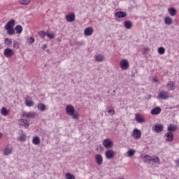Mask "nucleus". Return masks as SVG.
<instances>
[{
    "mask_svg": "<svg viewBox=\"0 0 179 179\" xmlns=\"http://www.w3.org/2000/svg\"><path fill=\"white\" fill-rule=\"evenodd\" d=\"M67 115L72 117L73 120H79V113L76 111L72 105H67L65 108Z\"/></svg>",
    "mask_w": 179,
    "mask_h": 179,
    "instance_id": "nucleus-1",
    "label": "nucleus"
},
{
    "mask_svg": "<svg viewBox=\"0 0 179 179\" xmlns=\"http://www.w3.org/2000/svg\"><path fill=\"white\" fill-rule=\"evenodd\" d=\"M15 27V20H10L7 24L5 25L4 29L7 31V34L8 36H13L15 34V29H13Z\"/></svg>",
    "mask_w": 179,
    "mask_h": 179,
    "instance_id": "nucleus-2",
    "label": "nucleus"
},
{
    "mask_svg": "<svg viewBox=\"0 0 179 179\" xmlns=\"http://www.w3.org/2000/svg\"><path fill=\"white\" fill-rule=\"evenodd\" d=\"M144 162H145V163H150L151 162H152L153 163H155V164H160V158H159V157H156V156H150V155H145L144 156Z\"/></svg>",
    "mask_w": 179,
    "mask_h": 179,
    "instance_id": "nucleus-3",
    "label": "nucleus"
},
{
    "mask_svg": "<svg viewBox=\"0 0 179 179\" xmlns=\"http://www.w3.org/2000/svg\"><path fill=\"white\" fill-rule=\"evenodd\" d=\"M120 66L121 69L125 71L129 68V62L127 59H123L120 62Z\"/></svg>",
    "mask_w": 179,
    "mask_h": 179,
    "instance_id": "nucleus-4",
    "label": "nucleus"
},
{
    "mask_svg": "<svg viewBox=\"0 0 179 179\" xmlns=\"http://www.w3.org/2000/svg\"><path fill=\"white\" fill-rule=\"evenodd\" d=\"M103 145L106 149H111L114 146V143L110 138H106L103 140Z\"/></svg>",
    "mask_w": 179,
    "mask_h": 179,
    "instance_id": "nucleus-5",
    "label": "nucleus"
},
{
    "mask_svg": "<svg viewBox=\"0 0 179 179\" xmlns=\"http://www.w3.org/2000/svg\"><path fill=\"white\" fill-rule=\"evenodd\" d=\"M132 136L136 141L139 140L142 137V131L139 129H134L132 132Z\"/></svg>",
    "mask_w": 179,
    "mask_h": 179,
    "instance_id": "nucleus-6",
    "label": "nucleus"
},
{
    "mask_svg": "<svg viewBox=\"0 0 179 179\" xmlns=\"http://www.w3.org/2000/svg\"><path fill=\"white\" fill-rule=\"evenodd\" d=\"M19 125L21 128H29L30 127V122L25 119H20L19 120Z\"/></svg>",
    "mask_w": 179,
    "mask_h": 179,
    "instance_id": "nucleus-7",
    "label": "nucleus"
},
{
    "mask_svg": "<svg viewBox=\"0 0 179 179\" xmlns=\"http://www.w3.org/2000/svg\"><path fill=\"white\" fill-rule=\"evenodd\" d=\"M115 156V152L113 150H108L105 152V157L108 160H111V159H114Z\"/></svg>",
    "mask_w": 179,
    "mask_h": 179,
    "instance_id": "nucleus-8",
    "label": "nucleus"
},
{
    "mask_svg": "<svg viewBox=\"0 0 179 179\" xmlns=\"http://www.w3.org/2000/svg\"><path fill=\"white\" fill-rule=\"evenodd\" d=\"M22 117H24L25 118H34L36 115H37V113L30 111V112H23L22 114Z\"/></svg>",
    "mask_w": 179,
    "mask_h": 179,
    "instance_id": "nucleus-9",
    "label": "nucleus"
},
{
    "mask_svg": "<svg viewBox=\"0 0 179 179\" xmlns=\"http://www.w3.org/2000/svg\"><path fill=\"white\" fill-rule=\"evenodd\" d=\"M164 129V126L162 124H157L152 127V131L159 134Z\"/></svg>",
    "mask_w": 179,
    "mask_h": 179,
    "instance_id": "nucleus-10",
    "label": "nucleus"
},
{
    "mask_svg": "<svg viewBox=\"0 0 179 179\" xmlns=\"http://www.w3.org/2000/svg\"><path fill=\"white\" fill-rule=\"evenodd\" d=\"M135 120L138 124H143L145 122V117L141 113H136L135 115Z\"/></svg>",
    "mask_w": 179,
    "mask_h": 179,
    "instance_id": "nucleus-11",
    "label": "nucleus"
},
{
    "mask_svg": "<svg viewBox=\"0 0 179 179\" xmlns=\"http://www.w3.org/2000/svg\"><path fill=\"white\" fill-rule=\"evenodd\" d=\"M14 54H15V52H13V50L9 48H6L3 51V55L6 57V58L12 57Z\"/></svg>",
    "mask_w": 179,
    "mask_h": 179,
    "instance_id": "nucleus-12",
    "label": "nucleus"
},
{
    "mask_svg": "<svg viewBox=\"0 0 179 179\" xmlns=\"http://www.w3.org/2000/svg\"><path fill=\"white\" fill-rule=\"evenodd\" d=\"M76 15L73 13H70L66 16V22H69V23H72V22H75Z\"/></svg>",
    "mask_w": 179,
    "mask_h": 179,
    "instance_id": "nucleus-13",
    "label": "nucleus"
},
{
    "mask_svg": "<svg viewBox=\"0 0 179 179\" xmlns=\"http://www.w3.org/2000/svg\"><path fill=\"white\" fill-rule=\"evenodd\" d=\"M165 137L166 142H173V141H174V134H173L171 131H168L165 134Z\"/></svg>",
    "mask_w": 179,
    "mask_h": 179,
    "instance_id": "nucleus-14",
    "label": "nucleus"
},
{
    "mask_svg": "<svg viewBox=\"0 0 179 179\" xmlns=\"http://www.w3.org/2000/svg\"><path fill=\"white\" fill-rule=\"evenodd\" d=\"M95 162L99 166L103 164V156L100 154L95 155Z\"/></svg>",
    "mask_w": 179,
    "mask_h": 179,
    "instance_id": "nucleus-15",
    "label": "nucleus"
},
{
    "mask_svg": "<svg viewBox=\"0 0 179 179\" xmlns=\"http://www.w3.org/2000/svg\"><path fill=\"white\" fill-rule=\"evenodd\" d=\"M159 98L162 99V100H166L169 99V92L166 91H161L159 93Z\"/></svg>",
    "mask_w": 179,
    "mask_h": 179,
    "instance_id": "nucleus-16",
    "label": "nucleus"
},
{
    "mask_svg": "<svg viewBox=\"0 0 179 179\" xmlns=\"http://www.w3.org/2000/svg\"><path fill=\"white\" fill-rule=\"evenodd\" d=\"M13 151V148L12 146H7L3 150V154L5 156H9V155H12Z\"/></svg>",
    "mask_w": 179,
    "mask_h": 179,
    "instance_id": "nucleus-17",
    "label": "nucleus"
},
{
    "mask_svg": "<svg viewBox=\"0 0 179 179\" xmlns=\"http://www.w3.org/2000/svg\"><path fill=\"white\" fill-rule=\"evenodd\" d=\"M94 31V29H93V27H90L85 28V29L84 30V34L85 36H92Z\"/></svg>",
    "mask_w": 179,
    "mask_h": 179,
    "instance_id": "nucleus-18",
    "label": "nucleus"
},
{
    "mask_svg": "<svg viewBox=\"0 0 179 179\" xmlns=\"http://www.w3.org/2000/svg\"><path fill=\"white\" fill-rule=\"evenodd\" d=\"M25 104L27 107H33L34 106V101H33L31 98L28 96L25 98Z\"/></svg>",
    "mask_w": 179,
    "mask_h": 179,
    "instance_id": "nucleus-19",
    "label": "nucleus"
},
{
    "mask_svg": "<svg viewBox=\"0 0 179 179\" xmlns=\"http://www.w3.org/2000/svg\"><path fill=\"white\" fill-rule=\"evenodd\" d=\"M115 17H118V19H122V17H125L127 16V13L122 11H117L115 13Z\"/></svg>",
    "mask_w": 179,
    "mask_h": 179,
    "instance_id": "nucleus-20",
    "label": "nucleus"
},
{
    "mask_svg": "<svg viewBox=\"0 0 179 179\" xmlns=\"http://www.w3.org/2000/svg\"><path fill=\"white\" fill-rule=\"evenodd\" d=\"M166 89L168 90H174L176 89V85L173 81H169L166 84Z\"/></svg>",
    "mask_w": 179,
    "mask_h": 179,
    "instance_id": "nucleus-21",
    "label": "nucleus"
},
{
    "mask_svg": "<svg viewBox=\"0 0 179 179\" xmlns=\"http://www.w3.org/2000/svg\"><path fill=\"white\" fill-rule=\"evenodd\" d=\"M9 113H10V110L6 108V107H3L1 110V115H3L4 117H6V115H9Z\"/></svg>",
    "mask_w": 179,
    "mask_h": 179,
    "instance_id": "nucleus-22",
    "label": "nucleus"
},
{
    "mask_svg": "<svg viewBox=\"0 0 179 179\" xmlns=\"http://www.w3.org/2000/svg\"><path fill=\"white\" fill-rule=\"evenodd\" d=\"M162 113V108L157 107L151 110L152 115H157V114H160Z\"/></svg>",
    "mask_w": 179,
    "mask_h": 179,
    "instance_id": "nucleus-23",
    "label": "nucleus"
},
{
    "mask_svg": "<svg viewBox=\"0 0 179 179\" xmlns=\"http://www.w3.org/2000/svg\"><path fill=\"white\" fill-rule=\"evenodd\" d=\"M41 140L40 139V137H38V136H34V138H32V143L34 145H38L39 143H41Z\"/></svg>",
    "mask_w": 179,
    "mask_h": 179,
    "instance_id": "nucleus-24",
    "label": "nucleus"
},
{
    "mask_svg": "<svg viewBox=\"0 0 179 179\" xmlns=\"http://www.w3.org/2000/svg\"><path fill=\"white\" fill-rule=\"evenodd\" d=\"M164 20L165 24H167L168 26L173 24V19L170 17H165Z\"/></svg>",
    "mask_w": 179,
    "mask_h": 179,
    "instance_id": "nucleus-25",
    "label": "nucleus"
},
{
    "mask_svg": "<svg viewBox=\"0 0 179 179\" xmlns=\"http://www.w3.org/2000/svg\"><path fill=\"white\" fill-rule=\"evenodd\" d=\"M177 125H176V124H169V126H168V131H169V132H175V131H176L177 130Z\"/></svg>",
    "mask_w": 179,
    "mask_h": 179,
    "instance_id": "nucleus-26",
    "label": "nucleus"
},
{
    "mask_svg": "<svg viewBox=\"0 0 179 179\" xmlns=\"http://www.w3.org/2000/svg\"><path fill=\"white\" fill-rule=\"evenodd\" d=\"M168 11L171 16H176L177 15V10L174 8H169Z\"/></svg>",
    "mask_w": 179,
    "mask_h": 179,
    "instance_id": "nucleus-27",
    "label": "nucleus"
},
{
    "mask_svg": "<svg viewBox=\"0 0 179 179\" xmlns=\"http://www.w3.org/2000/svg\"><path fill=\"white\" fill-rule=\"evenodd\" d=\"M124 26L125 29H127V30H129V29H132V22L131 21H125Z\"/></svg>",
    "mask_w": 179,
    "mask_h": 179,
    "instance_id": "nucleus-28",
    "label": "nucleus"
},
{
    "mask_svg": "<svg viewBox=\"0 0 179 179\" xmlns=\"http://www.w3.org/2000/svg\"><path fill=\"white\" fill-rule=\"evenodd\" d=\"M106 111L109 115H114L115 114V110L112 106L107 108Z\"/></svg>",
    "mask_w": 179,
    "mask_h": 179,
    "instance_id": "nucleus-29",
    "label": "nucleus"
},
{
    "mask_svg": "<svg viewBox=\"0 0 179 179\" xmlns=\"http://www.w3.org/2000/svg\"><path fill=\"white\" fill-rule=\"evenodd\" d=\"M103 59L104 56H103V55H97L95 56V61H97V62H103Z\"/></svg>",
    "mask_w": 179,
    "mask_h": 179,
    "instance_id": "nucleus-30",
    "label": "nucleus"
},
{
    "mask_svg": "<svg viewBox=\"0 0 179 179\" xmlns=\"http://www.w3.org/2000/svg\"><path fill=\"white\" fill-rule=\"evenodd\" d=\"M37 107L40 111H45L47 109V107L44 103H38Z\"/></svg>",
    "mask_w": 179,
    "mask_h": 179,
    "instance_id": "nucleus-31",
    "label": "nucleus"
},
{
    "mask_svg": "<svg viewBox=\"0 0 179 179\" xmlns=\"http://www.w3.org/2000/svg\"><path fill=\"white\" fill-rule=\"evenodd\" d=\"M136 152V151L134 149H129L127 152V157H132V156H134V155H135Z\"/></svg>",
    "mask_w": 179,
    "mask_h": 179,
    "instance_id": "nucleus-32",
    "label": "nucleus"
},
{
    "mask_svg": "<svg viewBox=\"0 0 179 179\" xmlns=\"http://www.w3.org/2000/svg\"><path fill=\"white\" fill-rule=\"evenodd\" d=\"M17 34H20L23 31V27L20 25H17L15 28Z\"/></svg>",
    "mask_w": 179,
    "mask_h": 179,
    "instance_id": "nucleus-33",
    "label": "nucleus"
},
{
    "mask_svg": "<svg viewBox=\"0 0 179 179\" xmlns=\"http://www.w3.org/2000/svg\"><path fill=\"white\" fill-rule=\"evenodd\" d=\"M4 44L8 47H10V45H12V39L6 38L4 39Z\"/></svg>",
    "mask_w": 179,
    "mask_h": 179,
    "instance_id": "nucleus-34",
    "label": "nucleus"
},
{
    "mask_svg": "<svg viewBox=\"0 0 179 179\" xmlns=\"http://www.w3.org/2000/svg\"><path fill=\"white\" fill-rule=\"evenodd\" d=\"M34 41H36V39L33 37H29L27 38V44H28V45H31V44H33Z\"/></svg>",
    "mask_w": 179,
    "mask_h": 179,
    "instance_id": "nucleus-35",
    "label": "nucleus"
},
{
    "mask_svg": "<svg viewBox=\"0 0 179 179\" xmlns=\"http://www.w3.org/2000/svg\"><path fill=\"white\" fill-rule=\"evenodd\" d=\"M20 45V43H19V41H13V48H15V50H18Z\"/></svg>",
    "mask_w": 179,
    "mask_h": 179,
    "instance_id": "nucleus-36",
    "label": "nucleus"
},
{
    "mask_svg": "<svg viewBox=\"0 0 179 179\" xmlns=\"http://www.w3.org/2000/svg\"><path fill=\"white\" fill-rule=\"evenodd\" d=\"M65 178L66 179H75V176H73V174H71V173H66Z\"/></svg>",
    "mask_w": 179,
    "mask_h": 179,
    "instance_id": "nucleus-37",
    "label": "nucleus"
},
{
    "mask_svg": "<svg viewBox=\"0 0 179 179\" xmlns=\"http://www.w3.org/2000/svg\"><path fill=\"white\" fill-rule=\"evenodd\" d=\"M164 52H166V48H164V47H159L158 48V54H160V55H163Z\"/></svg>",
    "mask_w": 179,
    "mask_h": 179,
    "instance_id": "nucleus-38",
    "label": "nucleus"
},
{
    "mask_svg": "<svg viewBox=\"0 0 179 179\" xmlns=\"http://www.w3.org/2000/svg\"><path fill=\"white\" fill-rule=\"evenodd\" d=\"M19 140L20 142H24L26 141V134H22L19 136Z\"/></svg>",
    "mask_w": 179,
    "mask_h": 179,
    "instance_id": "nucleus-39",
    "label": "nucleus"
},
{
    "mask_svg": "<svg viewBox=\"0 0 179 179\" xmlns=\"http://www.w3.org/2000/svg\"><path fill=\"white\" fill-rule=\"evenodd\" d=\"M46 36L48 37V38H50V40H52V38L55 37V35L53 34V32H48Z\"/></svg>",
    "mask_w": 179,
    "mask_h": 179,
    "instance_id": "nucleus-40",
    "label": "nucleus"
},
{
    "mask_svg": "<svg viewBox=\"0 0 179 179\" xmlns=\"http://www.w3.org/2000/svg\"><path fill=\"white\" fill-rule=\"evenodd\" d=\"M39 36L41 38H45V36H47V33L44 31H41L39 32Z\"/></svg>",
    "mask_w": 179,
    "mask_h": 179,
    "instance_id": "nucleus-41",
    "label": "nucleus"
},
{
    "mask_svg": "<svg viewBox=\"0 0 179 179\" xmlns=\"http://www.w3.org/2000/svg\"><path fill=\"white\" fill-rule=\"evenodd\" d=\"M20 3H21V5H29L30 0H20Z\"/></svg>",
    "mask_w": 179,
    "mask_h": 179,
    "instance_id": "nucleus-42",
    "label": "nucleus"
},
{
    "mask_svg": "<svg viewBox=\"0 0 179 179\" xmlns=\"http://www.w3.org/2000/svg\"><path fill=\"white\" fill-rule=\"evenodd\" d=\"M175 163L177 164V166H179V159H176Z\"/></svg>",
    "mask_w": 179,
    "mask_h": 179,
    "instance_id": "nucleus-43",
    "label": "nucleus"
},
{
    "mask_svg": "<svg viewBox=\"0 0 179 179\" xmlns=\"http://www.w3.org/2000/svg\"><path fill=\"white\" fill-rule=\"evenodd\" d=\"M153 82L157 83V78H152Z\"/></svg>",
    "mask_w": 179,
    "mask_h": 179,
    "instance_id": "nucleus-44",
    "label": "nucleus"
},
{
    "mask_svg": "<svg viewBox=\"0 0 179 179\" xmlns=\"http://www.w3.org/2000/svg\"><path fill=\"white\" fill-rule=\"evenodd\" d=\"M42 48H43V50H45V48H47V45H43V47H42Z\"/></svg>",
    "mask_w": 179,
    "mask_h": 179,
    "instance_id": "nucleus-45",
    "label": "nucleus"
},
{
    "mask_svg": "<svg viewBox=\"0 0 179 179\" xmlns=\"http://www.w3.org/2000/svg\"><path fill=\"white\" fill-rule=\"evenodd\" d=\"M143 51H149V48H143Z\"/></svg>",
    "mask_w": 179,
    "mask_h": 179,
    "instance_id": "nucleus-46",
    "label": "nucleus"
},
{
    "mask_svg": "<svg viewBox=\"0 0 179 179\" xmlns=\"http://www.w3.org/2000/svg\"><path fill=\"white\" fill-rule=\"evenodd\" d=\"M2 135H3L2 133L0 132V139L1 138H2Z\"/></svg>",
    "mask_w": 179,
    "mask_h": 179,
    "instance_id": "nucleus-47",
    "label": "nucleus"
},
{
    "mask_svg": "<svg viewBox=\"0 0 179 179\" xmlns=\"http://www.w3.org/2000/svg\"><path fill=\"white\" fill-rule=\"evenodd\" d=\"M0 50H1V45H0Z\"/></svg>",
    "mask_w": 179,
    "mask_h": 179,
    "instance_id": "nucleus-48",
    "label": "nucleus"
}]
</instances>
